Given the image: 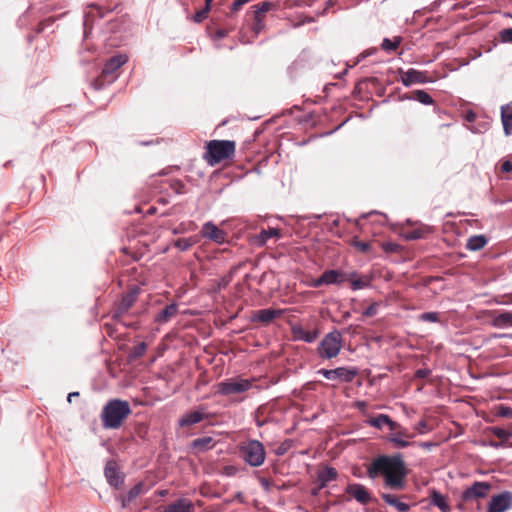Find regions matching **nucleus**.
I'll list each match as a JSON object with an SVG mask.
<instances>
[{"label":"nucleus","mask_w":512,"mask_h":512,"mask_svg":"<svg viewBox=\"0 0 512 512\" xmlns=\"http://www.w3.org/2000/svg\"><path fill=\"white\" fill-rule=\"evenodd\" d=\"M367 476L384 478V486L391 490H402L406 485L407 468L401 454L379 455L367 466Z\"/></svg>","instance_id":"nucleus-1"},{"label":"nucleus","mask_w":512,"mask_h":512,"mask_svg":"<svg viewBox=\"0 0 512 512\" xmlns=\"http://www.w3.org/2000/svg\"><path fill=\"white\" fill-rule=\"evenodd\" d=\"M132 413L130 404L121 399L109 400L101 413L102 424L108 429H118Z\"/></svg>","instance_id":"nucleus-2"},{"label":"nucleus","mask_w":512,"mask_h":512,"mask_svg":"<svg viewBox=\"0 0 512 512\" xmlns=\"http://www.w3.org/2000/svg\"><path fill=\"white\" fill-rule=\"evenodd\" d=\"M236 150V143L230 140H211L206 143V152L203 158L208 164L214 166L222 161L231 159Z\"/></svg>","instance_id":"nucleus-3"},{"label":"nucleus","mask_w":512,"mask_h":512,"mask_svg":"<svg viewBox=\"0 0 512 512\" xmlns=\"http://www.w3.org/2000/svg\"><path fill=\"white\" fill-rule=\"evenodd\" d=\"M240 457L250 466H261L266 457L263 444L258 440H248L239 445Z\"/></svg>","instance_id":"nucleus-4"},{"label":"nucleus","mask_w":512,"mask_h":512,"mask_svg":"<svg viewBox=\"0 0 512 512\" xmlns=\"http://www.w3.org/2000/svg\"><path fill=\"white\" fill-rule=\"evenodd\" d=\"M342 348V334L338 330L326 334L317 347V355L321 359H332L339 355Z\"/></svg>","instance_id":"nucleus-5"},{"label":"nucleus","mask_w":512,"mask_h":512,"mask_svg":"<svg viewBox=\"0 0 512 512\" xmlns=\"http://www.w3.org/2000/svg\"><path fill=\"white\" fill-rule=\"evenodd\" d=\"M252 388V382L248 379L230 378L217 384V393L229 396L242 394Z\"/></svg>","instance_id":"nucleus-6"},{"label":"nucleus","mask_w":512,"mask_h":512,"mask_svg":"<svg viewBox=\"0 0 512 512\" xmlns=\"http://www.w3.org/2000/svg\"><path fill=\"white\" fill-rule=\"evenodd\" d=\"M491 487V484L488 482H475L471 487L467 488L462 493L459 507L462 508L466 503L470 501L486 497Z\"/></svg>","instance_id":"nucleus-7"},{"label":"nucleus","mask_w":512,"mask_h":512,"mask_svg":"<svg viewBox=\"0 0 512 512\" xmlns=\"http://www.w3.org/2000/svg\"><path fill=\"white\" fill-rule=\"evenodd\" d=\"M128 61L126 54H118L110 59L104 65L102 77L107 79L108 83H112L118 77V70Z\"/></svg>","instance_id":"nucleus-8"},{"label":"nucleus","mask_w":512,"mask_h":512,"mask_svg":"<svg viewBox=\"0 0 512 512\" xmlns=\"http://www.w3.org/2000/svg\"><path fill=\"white\" fill-rule=\"evenodd\" d=\"M317 373L323 375L328 380H339L349 383L356 377L357 370L347 367H338L331 370L320 369L317 371Z\"/></svg>","instance_id":"nucleus-9"},{"label":"nucleus","mask_w":512,"mask_h":512,"mask_svg":"<svg viewBox=\"0 0 512 512\" xmlns=\"http://www.w3.org/2000/svg\"><path fill=\"white\" fill-rule=\"evenodd\" d=\"M512 508V492L504 491L494 495L488 506L487 512H505Z\"/></svg>","instance_id":"nucleus-10"},{"label":"nucleus","mask_w":512,"mask_h":512,"mask_svg":"<svg viewBox=\"0 0 512 512\" xmlns=\"http://www.w3.org/2000/svg\"><path fill=\"white\" fill-rule=\"evenodd\" d=\"M345 492L362 505H367L373 500L371 492L364 485L359 483L349 484Z\"/></svg>","instance_id":"nucleus-11"},{"label":"nucleus","mask_w":512,"mask_h":512,"mask_svg":"<svg viewBox=\"0 0 512 512\" xmlns=\"http://www.w3.org/2000/svg\"><path fill=\"white\" fill-rule=\"evenodd\" d=\"M399 73L401 75L402 84L407 87L413 84H423L431 81L427 72L418 71L413 68L408 69L407 71L399 69Z\"/></svg>","instance_id":"nucleus-12"},{"label":"nucleus","mask_w":512,"mask_h":512,"mask_svg":"<svg viewBox=\"0 0 512 512\" xmlns=\"http://www.w3.org/2000/svg\"><path fill=\"white\" fill-rule=\"evenodd\" d=\"M200 235L217 244H223L227 239V233L218 228L212 221H208L203 224Z\"/></svg>","instance_id":"nucleus-13"},{"label":"nucleus","mask_w":512,"mask_h":512,"mask_svg":"<svg viewBox=\"0 0 512 512\" xmlns=\"http://www.w3.org/2000/svg\"><path fill=\"white\" fill-rule=\"evenodd\" d=\"M391 432V435L387 439L395 448H406L411 445L408 439L413 438L414 435L410 434L407 429L400 426L396 431Z\"/></svg>","instance_id":"nucleus-14"},{"label":"nucleus","mask_w":512,"mask_h":512,"mask_svg":"<svg viewBox=\"0 0 512 512\" xmlns=\"http://www.w3.org/2000/svg\"><path fill=\"white\" fill-rule=\"evenodd\" d=\"M367 424L371 427L382 429L384 425H387L390 429V431H396L398 428H400V424L393 421L388 415L386 414H379L377 416H371L366 421Z\"/></svg>","instance_id":"nucleus-15"},{"label":"nucleus","mask_w":512,"mask_h":512,"mask_svg":"<svg viewBox=\"0 0 512 512\" xmlns=\"http://www.w3.org/2000/svg\"><path fill=\"white\" fill-rule=\"evenodd\" d=\"M282 315L281 310L277 309H261L253 312L251 320L253 322H261L265 325L270 324L273 320Z\"/></svg>","instance_id":"nucleus-16"},{"label":"nucleus","mask_w":512,"mask_h":512,"mask_svg":"<svg viewBox=\"0 0 512 512\" xmlns=\"http://www.w3.org/2000/svg\"><path fill=\"white\" fill-rule=\"evenodd\" d=\"M136 296L133 293L126 294L123 296L121 302L119 303L114 315L113 319L117 320L118 322H121L123 325H126L122 321V317L129 311V309L133 306L135 303Z\"/></svg>","instance_id":"nucleus-17"},{"label":"nucleus","mask_w":512,"mask_h":512,"mask_svg":"<svg viewBox=\"0 0 512 512\" xmlns=\"http://www.w3.org/2000/svg\"><path fill=\"white\" fill-rule=\"evenodd\" d=\"M291 332L295 340H301L306 343L314 342L319 335L318 330L309 331L304 329L301 325L292 326Z\"/></svg>","instance_id":"nucleus-18"},{"label":"nucleus","mask_w":512,"mask_h":512,"mask_svg":"<svg viewBox=\"0 0 512 512\" xmlns=\"http://www.w3.org/2000/svg\"><path fill=\"white\" fill-rule=\"evenodd\" d=\"M209 417V414L201 410L191 411L185 414L180 420L179 425L181 427L191 426L197 424Z\"/></svg>","instance_id":"nucleus-19"},{"label":"nucleus","mask_w":512,"mask_h":512,"mask_svg":"<svg viewBox=\"0 0 512 512\" xmlns=\"http://www.w3.org/2000/svg\"><path fill=\"white\" fill-rule=\"evenodd\" d=\"M178 314V305L176 303H171L167 305L165 308L160 310L154 316V322L158 324H164L169 322L172 318H174Z\"/></svg>","instance_id":"nucleus-20"},{"label":"nucleus","mask_w":512,"mask_h":512,"mask_svg":"<svg viewBox=\"0 0 512 512\" xmlns=\"http://www.w3.org/2000/svg\"><path fill=\"white\" fill-rule=\"evenodd\" d=\"M337 470L333 467H325L318 472L317 475V490H321L327 484L337 478Z\"/></svg>","instance_id":"nucleus-21"},{"label":"nucleus","mask_w":512,"mask_h":512,"mask_svg":"<svg viewBox=\"0 0 512 512\" xmlns=\"http://www.w3.org/2000/svg\"><path fill=\"white\" fill-rule=\"evenodd\" d=\"M407 496L397 497L394 494L389 493H382L381 498L384 500V502L395 509H397L399 512H407L410 510V505L407 503H404L400 500V498H406Z\"/></svg>","instance_id":"nucleus-22"},{"label":"nucleus","mask_w":512,"mask_h":512,"mask_svg":"<svg viewBox=\"0 0 512 512\" xmlns=\"http://www.w3.org/2000/svg\"><path fill=\"white\" fill-rule=\"evenodd\" d=\"M501 121L504 133L512 134V101L501 107Z\"/></svg>","instance_id":"nucleus-23"},{"label":"nucleus","mask_w":512,"mask_h":512,"mask_svg":"<svg viewBox=\"0 0 512 512\" xmlns=\"http://www.w3.org/2000/svg\"><path fill=\"white\" fill-rule=\"evenodd\" d=\"M105 476L110 485L119 487L123 483V477L116 468L115 463L109 462L105 467Z\"/></svg>","instance_id":"nucleus-24"},{"label":"nucleus","mask_w":512,"mask_h":512,"mask_svg":"<svg viewBox=\"0 0 512 512\" xmlns=\"http://www.w3.org/2000/svg\"><path fill=\"white\" fill-rule=\"evenodd\" d=\"M193 503L186 498L179 499L169 504L163 512H193Z\"/></svg>","instance_id":"nucleus-25"},{"label":"nucleus","mask_w":512,"mask_h":512,"mask_svg":"<svg viewBox=\"0 0 512 512\" xmlns=\"http://www.w3.org/2000/svg\"><path fill=\"white\" fill-rule=\"evenodd\" d=\"M322 274L325 285L342 284L347 280V273L339 270H326Z\"/></svg>","instance_id":"nucleus-26"},{"label":"nucleus","mask_w":512,"mask_h":512,"mask_svg":"<svg viewBox=\"0 0 512 512\" xmlns=\"http://www.w3.org/2000/svg\"><path fill=\"white\" fill-rule=\"evenodd\" d=\"M347 280L351 283V288L353 290L366 288L371 282V278L369 276H358L356 272L347 274Z\"/></svg>","instance_id":"nucleus-27"},{"label":"nucleus","mask_w":512,"mask_h":512,"mask_svg":"<svg viewBox=\"0 0 512 512\" xmlns=\"http://www.w3.org/2000/svg\"><path fill=\"white\" fill-rule=\"evenodd\" d=\"M214 445H215V441L210 436L197 438L191 442V447L196 452H204V451L210 450L214 447Z\"/></svg>","instance_id":"nucleus-28"},{"label":"nucleus","mask_w":512,"mask_h":512,"mask_svg":"<svg viewBox=\"0 0 512 512\" xmlns=\"http://www.w3.org/2000/svg\"><path fill=\"white\" fill-rule=\"evenodd\" d=\"M488 243V239L484 235H474L468 238L466 248L470 251H478L484 248Z\"/></svg>","instance_id":"nucleus-29"},{"label":"nucleus","mask_w":512,"mask_h":512,"mask_svg":"<svg viewBox=\"0 0 512 512\" xmlns=\"http://www.w3.org/2000/svg\"><path fill=\"white\" fill-rule=\"evenodd\" d=\"M492 325L496 328L512 327V313L511 312H503V313L497 314L492 319Z\"/></svg>","instance_id":"nucleus-30"},{"label":"nucleus","mask_w":512,"mask_h":512,"mask_svg":"<svg viewBox=\"0 0 512 512\" xmlns=\"http://www.w3.org/2000/svg\"><path fill=\"white\" fill-rule=\"evenodd\" d=\"M430 497H431V503L433 505L437 506L442 512L450 511V506L447 502L446 497L443 496L442 494H440L438 491L432 490Z\"/></svg>","instance_id":"nucleus-31"},{"label":"nucleus","mask_w":512,"mask_h":512,"mask_svg":"<svg viewBox=\"0 0 512 512\" xmlns=\"http://www.w3.org/2000/svg\"><path fill=\"white\" fill-rule=\"evenodd\" d=\"M265 18L266 16L256 13L253 11V24L251 26V30L253 31L255 37H257L265 28Z\"/></svg>","instance_id":"nucleus-32"},{"label":"nucleus","mask_w":512,"mask_h":512,"mask_svg":"<svg viewBox=\"0 0 512 512\" xmlns=\"http://www.w3.org/2000/svg\"><path fill=\"white\" fill-rule=\"evenodd\" d=\"M430 232V229L427 226H420L414 229H411L405 233V237L408 240H417L422 239Z\"/></svg>","instance_id":"nucleus-33"},{"label":"nucleus","mask_w":512,"mask_h":512,"mask_svg":"<svg viewBox=\"0 0 512 512\" xmlns=\"http://www.w3.org/2000/svg\"><path fill=\"white\" fill-rule=\"evenodd\" d=\"M402 42V37L395 36L393 39L384 38L381 43V48L386 52L395 51Z\"/></svg>","instance_id":"nucleus-34"},{"label":"nucleus","mask_w":512,"mask_h":512,"mask_svg":"<svg viewBox=\"0 0 512 512\" xmlns=\"http://www.w3.org/2000/svg\"><path fill=\"white\" fill-rule=\"evenodd\" d=\"M411 94L412 96L408 97L409 99H415L425 105L434 103L433 98L424 90H415Z\"/></svg>","instance_id":"nucleus-35"},{"label":"nucleus","mask_w":512,"mask_h":512,"mask_svg":"<svg viewBox=\"0 0 512 512\" xmlns=\"http://www.w3.org/2000/svg\"><path fill=\"white\" fill-rule=\"evenodd\" d=\"M487 431L499 438L502 442H507L512 437V431L500 427H489Z\"/></svg>","instance_id":"nucleus-36"},{"label":"nucleus","mask_w":512,"mask_h":512,"mask_svg":"<svg viewBox=\"0 0 512 512\" xmlns=\"http://www.w3.org/2000/svg\"><path fill=\"white\" fill-rule=\"evenodd\" d=\"M272 237H280V230L276 228H269L267 230H262L258 236L259 243L261 245L265 244Z\"/></svg>","instance_id":"nucleus-37"},{"label":"nucleus","mask_w":512,"mask_h":512,"mask_svg":"<svg viewBox=\"0 0 512 512\" xmlns=\"http://www.w3.org/2000/svg\"><path fill=\"white\" fill-rule=\"evenodd\" d=\"M143 491V483L142 482H139L137 483L136 485H134L127 493L124 501H123V506L126 505V502H131L133 501L136 497H138Z\"/></svg>","instance_id":"nucleus-38"},{"label":"nucleus","mask_w":512,"mask_h":512,"mask_svg":"<svg viewBox=\"0 0 512 512\" xmlns=\"http://www.w3.org/2000/svg\"><path fill=\"white\" fill-rule=\"evenodd\" d=\"M196 240L193 237L179 238L174 242V246L181 251L189 250L193 245L196 244Z\"/></svg>","instance_id":"nucleus-39"},{"label":"nucleus","mask_w":512,"mask_h":512,"mask_svg":"<svg viewBox=\"0 0 512 512\" xmlns=\"http://www.w3.org/2000/svg\"><path fill=\"white\" fill-rule=\"evenodd\" d=\"M275 7V4L270 1H263L257 5H254L252 8L253 11L259 14L266 16V13L272 10Z\"/></svg>","instance_id":"nucleus-40"},{"label":"nucleus","mask_w":512,"mask_h":512,"mask_svg":"<svg viewBox=\"0 0 512 512\" xmlns=\"http://www.w3.org/2000/svg\"><path fill=\"white\" fill-rule=\"evenodd\" d=\"M146 349L147 344L145 342H140L132 348L130 352V357L133 359H138L145 354Z\"/></svg>","instance_id":"nucleus-41"},{"label":"nucleus","mask_w":512,"mask_h":512,"mask_svg":"<svg viewBox=\"0 0 512 512\" xmlns=\"http://www.w3.org/2000/svg\"><path fill=\"white\" fill-rule=\"evenodd\" d=\"M211 10V6H207L206 4L204 5V7L200 10H198L194 16H193V21L195 23H201L203 22L207 17H208V13L210 12Z\"/></svg>","instance_id":"nucleus-42"},{"label":"nucleus","mask_w":512,"mask_h":512,"mask_svg":"<svg viewBox=\"0 0 512 512\" xmlns=\"http://www.w3.org/2000/svg\"><path fill=\"white\" fill-rule=\"evenodd\" d=\"M169 186L177 194H184L186 192L185 184L179 179L170 180Z\"/></svg>","instance_id":"nucleus-43"},{"label":"nucleus","mask_w":512,"mask_h":512,"mask_svg":"<svg viewBox=\"0 0 512 512\" xmlns=\"http://www.w3.org/2000/svg\"><path fill=\"white\" fill-rule=\"evenodd\" d=\"M352 245L360 252L367 253L370 251L371 244L369 242L360 241L356 238L353 239Z\"/></svg>","instance_id":"nucleus-44"},{"label":"nucleus","mask_w":512,"mask_h":512,"mask_svg":"<svg viewBox=\"0 0 512 512\" xmlns=\"http://www.w3.org/2000/svg\"><path fill=\"white\" fill-rule=\"evenodd\" d=\"M419 319L427 322H437L439 321V314L436 312H425L419 316Z\"/></svg>","instance_id":"nucleus-45"},{"label":"nucleus","mask_w":512,"mask_h":512,"mask_svg":"<svg viewBox=\"0 0 512 512\" xmlns=\"http://www.w3.org/2000/svg\"><path fill=\"white\" fill-rule=\"evenodd\" d=\"M378 307L379 303L373 302L371 305H369L364 311L363 316L365 317H373L378 313Z\"/></svg>","instance_id":"nucleus-46"},{"label":"nucleus","mask_w":512,"mask_h":512,"mask_svg":"<svg viewBox=\"0 0 512 512\" xmlns=\"http://www.w3.org/2000/svg\"><path fill=\"white\" fill-rule=\"evenodd\" d=\"M497 415L504 418H512V408L505 405H500L498 407Z\"/></svg>","instance_id":"nucleus-47"},{"label":"nucleus","mask_w":512,"mask_h":512,"mask_svg":"<svg viewBox=\"0 0 512 512\" xmlns=\"http://www.w3.org/2000/svg\"><path fill=\"white\" fill-rule=\"evenodd\" d=\"M108 83L107 82V79H105L104 77H102V74L93 80V82L91 83L92 87L95 89V90H100L104 87V85Z\"/></svg>","instance_id":"nucleus-48"},{"label":"nucleus","mask_w":512,"mask_h":512,"mask_svg":"<svg viewBox=\"0 0 512 512\" xmlns=\"http://www.w3.org/2000/svg\"><path fill=\"white\" fill-rule=\"evenodd\" d=\"M250 1L251 0H235L230 7L231 12H238L245 4L249 3Z\"/></svg>","instance_id":"nucleus-49"},{"label":"nucleus","mask_w":512,"mask_h":512,"mask_svg":"<svg viewBox=\"0 0 512 512\" xmlns=\"http://www.w3.org/2000/svg\"><path fill=\"white\" fill-rule=\"evenodd\" d=\"M55 19L52 18V17H49L43 21H41L39 24H38V28H37V32L38 33H41L44 31L45 27L46 26H50L54 23Z\"/></svg>","instance_id":"nucleus-50"},{"label":"nucleus","mask_w":512,"mask_h":512,"mask_svg":"<svg viewBox=\"0 0 512 512\" xmlns=\"http://www.w3.org/2000/svg\"><path fill=\"white\" fill-rule=\"evenodd\" d=\"M500 35L504 42H512V28L503 29Z\"/></svg>","instance_id":"nucleus-51"},{"label":"nucleus","mask_w":512,"mask_h":512,"mask_svg":"<svg viewBox=\"0 0 512 512\" xmlns=\"http://www.w3.org/2000/svg\"><path fill=\"white\" fill-rule=\"evenodd\" d=\"M262 414H263V408L259 407L255 414V421H256V424L258 427H261L266 423L265 419L264 420L261 419Z\"/></svg>","instance_id":"nucleus-52"},{"label":"nucleus","mask_w":512,"mask_h":512,"mask_svg":"<svg viewBox=\"0 0 512 512\" xmlns=\"http://www.w3.org/2000/svg\"><path fill=\"white\" fill-rule=\"evenodd\" d=\"M308 285L310 287H312V288H318V287H320L322 285H325V281L323 280V274L319 278H317V279H312L308 283Z\"/></svg>","instance_id":"nucleus-53"},{"label":"nucleus","mask_w":512,"mask_h":512,"mask_svg":"<svg viewBox=\"0 0 512 512\" xmlns=\"http://www.w3.org/2000/svg\"><path fill=\"white\" fill-rule=\"evenodd\" d=\"M430 372L431 371L429 369H418L415 372V377L416 378H420V379H424V378H426L430 374Z\"/></svg>","instance_id":"nucleus-54"},{"label":"nucleus","mask_w":512,"mask_h":512,"mask_svg":"<svg viewBox=\"0 0 512 512\" xmlns=\"http://www.w3.org/2000/svg\"><path fill=\"white\" fill-rule=\"evenodd\" d=\"M501 171L505 173H509L512 171V163L510 161H504L501 164Z\"/></svg>","instance_id":"nucleus-55"},{"label":"nucleus","mask_w":512,"mask_h":512,"mask_svg":"<svg viewBox=\"0 0 512 512\" xmlns=\"http://www.w3.org/2000/svg\"><path fill=\"white\" fill-rule=\"evenodd\" d=\"M227 34H228V31L226 29H218L215 32L214 38L217 40L223 39L227 36Z\"/></svg>","instance_id":"nucleus-56"},{"label":"nucleus","mask_w":512,"mask_h":512,"mask_svg":"<svg viewBox=\"0 0 512 512\" xmlns=\"http://www.w3.org/2000/svg\"><path fill=\"white\" fill-rule=\"evenodd\" d=\"M104 329H105V331H106L108 336H110V337H114L115 336L116 331L114 330V328H113V326L111 324L106 323L104 325Z\"/></svg>","instance_id":"nucleus-57"},{"label":"nucleus","mask_w":512,"mask_h":512,"mask_svg":"<svg viewBox=\"0 0 512 512\" xmlns=\"http://www.w3.org/2000/svg\"><path fill=\"white\" fill-rule=\"evenodd\" d=\"M465 119L468 122H474L476 119V114L472 110H469L466 112Z\"/></svg>","instance_id":"nucleus-58"},{"label":"nucleus","mask_w":512,"mask_h":512,"mask_svg":"<svg viewBox=\"0 0 512 512\" xmlns=\"http://www.w3.org/2000/svg\"><path fill=\"white\" fill-rule=\"evenodd\" d=\"M426 426H427L426 422L425 421H421V422H419L417 424L416 429H417V431L419 433H424V431L426 429Z\"/></svg>","instance_id":"nucleus-59"},{"label":"nucleus","mask_w":512,"mask_h":512,"mask_svg":"<svg viewBox=\"0 0 512 512\" xmlns=\"http://www.w3.org/2000/svg\"><path fill=\"white\" fill-rule=\"evenodd\" d=\"M78 396H79L78 392H71L68 394L67 400L69 403H71L72 399H75V397H78Z\"/></svg>","instance_id":"nucleus-60"},{"label":"nucleus","mask_w":512,"mask_h":512,"mask_svg":"<svg viewBox=\"0 0 512 512\" xmlns=\"http://www.w3.org/2000/svg\"><path fill=\"white\" fill-rule=\"evenodd\" d=\"M78 396H79L78 392H71L68 394L67 400L69 403H71L72 399H75V397H78Z\"/></svg>","instance_id":"nucleus-61"},{"label":"nucleus","mask_w":512,"mask_h":512,"mask_svg":"<svg viewBox=\"0 0 512 512\" xmlns=\"http://www.w3.org/2000/svg\"><path fill=\"white\" fill-rule=\"evenodd\" d=\"M490 446L491 447H494V448H499V447H503L504 446V442H496V441H491L490 442Z\"/></svg>","instance_id":"nucleus-62"},{"label":"nucleus","mask_w":512,"mask_h":512,"mask_svg":"<svg viewBox=\"0 0 512 512\" xmlns=\"http://www.w3.org/2000/svg\"><path fill=\"white\" fill-rule=\"evenodd\" d=\"M227 284H228V282H227L225 279H222V280L218 283V285H217V288H216V289H217V290H220V289H222L223 287H226V286H227Z\"/></svg>","instance_id":"nucleus-63"},{"label":"nucleus","mask_w":512,"mask_h":512,"mask_svg":"<svg viewBox=\"0 0 512 512\" xmlns=\"http://www.w3.org/2000/svg\"><path fill=\"white\" fill-rule=\"evenodd\" d=\"M358 409L363 410L366 407V403L364 401H359L356 403Z\"/></svg>","instance_id":"nucleus-64"}]
</instances>
